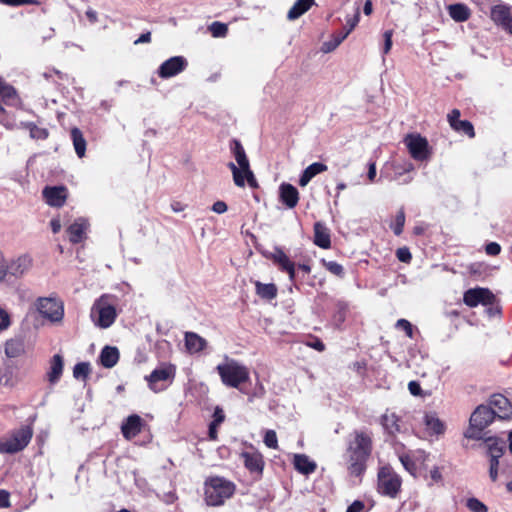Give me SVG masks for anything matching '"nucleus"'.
Returning <instances> with one entry per match:
<instances>
[{"label": "nucleus", "mask_w": 512, "mask_h": 512, "mask_svg": "<svg viewBox=\"0 0 512 512\" xmlns=\"http://www.w3.org/2000/svg\"><path fill=\"white\" fill-rule=\"evenodd\" d=\"M408 389H409L410 393L414 396H418L421 393L420 384L416 381H410L408 384Z\"/></svg>", "instance_id": "680f3d73"}, {"label": "nucleus", "mask_w": 512, "mask_h": 512, "mask_svg": "<svg viewBox=\"0 0 512 512\" xmlns=\"http://www.w3.org/2000/svg\"><path fill=\"white\" fill-rule=\"evenodd\" d=\"M188 65L183 56H174L164 61L158 68L160 78L167 79L183 72Z\"/></svg>", "instance_id": "ddd939ff"}, {"label": "nucleus", "mask_w": 512, "mask_h": 512, "mask_svg": "<svg viewBox=\"0 0 512 512\" xmlns=\"http://www.w3.org/2000/svg\"><path fill=\"white\" fill-rule=\"evenodd\" d=\"M496 412L484 405L478 406L470 417V426L465 432V437L479 440L482 438V431L493 421Z\"/></svg>", "instance_id": "0eeeda50"}, {"label": "nucleus", "mask_w": 512, "mask_h": 512, "mask_svg": "<svg viewBox=\"0 0 512 512\" xmlns=\"http://www.w3.org/2000/svg\"><path fill=\"white\" fill-rule=\"evenodd\" d=\"M396 327L403 329L409 338L413 337V327L411 323L406 319H399L396 322Z\"/></svg>", "instance_id": "8fccbe9b"}, {"label": "nucleus", "mask_w": 512, "mask_h": 512, "mask_svg": "<svg viewBox=\"0 0 512 512\" xmlns=\"http://www.w3.org/2000/svg\"><path fill=\"white\" fill-rule=\"evenodd\" d=\"M32 266V258L28 255H21L12 260L9 264L5 265L6 276L21 277Z\"/></svg>", "instance_id": "a211bd4d"}, {"label": "nucleus", "mask_w": 512, "mask_h": 512, "mask_svg": "<svg viewBox=\"0 0 512 512\" xmlns=\"http://www.w3.org/2000/svg\"><path fill=\"white\" fill-rule=\"evenodd\" d=\"M33 436L31 426H22L9 433V435L0 438V453L14 454L22 451L30 442Z\"/></svg>", "instance_id": "423d86ee"}, {"label": "nucleus", "mask_w": 512, "mask_h": 512, "mask_svg": "<svg viewBox=\"0 0 512 512\" xmlns=\"http://www.w3.org/2000/svg\"><path fill=\"white\" fill-rule=\"evenodd\" d=\"M227 209V204L224 201L219 200L212 205V211L217 214H223L227 211Z\"/></svg>", "instance_id": "13d9d810"}, {"label": "nucleus", "mask_w": 512, "mask_h": 512, "mask_svg": "<svg viewBox=\"0 0 512 512\" xmlns=\"http://www.w3.org/2000/svg\"><path fill=\"white\" fill-rule=\"evenodd\" d=\"M346 319V306L340 305L333 317L334 324L339 327Z\"/></svg>", "instance_id": "3c124183"}, {"label": "nucleus", "mask_w": 512, "mask_h": 512, "mask_svg": "<svg viewBox=\"0 0 512 512\" xmlns=\"http://www.w3.org/2000/svg\"><path fill=\"white\" fill-rule=\"evenodd\" d=\"M255 287L257 295L263 299L272 300L277 296V287L273 283L264 284L256 281Z\"/></svg>", "instance_id": "f704fd0d"}, {"label": "nucleus", "mask_w": 512, "mask_h": 512, "mask_svg": "<svg viewBox=\"0 0 512 512\" xmlns=\"http://www.w3.org/2000/svg\"><path fill=\"white\" fill-rule=\"evenodd\" d=\"M264 444L268 448L277 449L278 448V440L277 435L274 430H267L264 435Z\"/></svg>", "instance_id": "de8ad7c7"}, {"label": "nucleus", "mask_w": 512, "mask_h": 512, "mask_svg": "<svg viewBox=\"0 0 512 512\" xmlns=\"http://www.w3.org/2000/svg\"><path fill=\"white\" fill-rule=\"evenodd\" d=\"M11 325L9 313L0 307V332L6 330Z\"/></svg>", "instance_id": "09e8293b"}, {"label": "nucleus", "mask_w": 512, "mask_h": 512, "mask_svg": "<svg viewBox=\"0 0 512 512\" xmlns=\"http://www.w3.org/2000/svg\"><path fill=\"white\" fill-rule=\"evenodd\" d=\"M491 19L496 25L501 26L504 30L512 35L511 7L504 4L495 5L491 9Z\"/></svg>", "instance_id": "4468645a"}, {"label": "nucleus", "mask_w": 512, "mask_h": 512, "mask_svg": "<svg viewBox=\"0 0 512 512\" xmlns=\"http://www.w3.org/2000/svg\"><path fill=\"white\" fill-rule=\"evenodd\" d=\"M71 139L77 156L83 158L86 153L87 143L79 128L74 127L71 129Z\"/></svg>", "instance_id": "2f4dec72"}, {"label": "nucleus", "mask_w": 512, "mask_h": 512, "mask_svg": "<svg viewBox=\"0 0 512 512\" xmlns=\"http://www.w3.org/2000/svg\"><path fill=\"white\" fill-rule=\"evenodd\" d=\"M236 485L220 476H211L204 482V499L209 506H221L233 496Z\"/></svg>", "instance_id": "20e7f679"}, {"label": "nucleus", "mask_w": 512, "mask_h": 512, "mask_svg": "<svg viewBox=\"0 0 512 512\" xmlns=\"http://www.w3.org/2000/svg\"><path fill=\"white\" fill-rule=\"evenodd\" d=\"M122 434L126 439H132L141 431V418L138 415H130L121 427Z\"/></svg>", "instance_id": "a878e982"}, {"label": "nucleus", "mask_w": 512, "mask_h": 512, "mask_svg": "<svg viewBox=\"0 0 512 512\" xmlns=\"http://www.w3.org/2000/svg\"><path fill=\"white\" fill-rule=\"evenodd\" d=\"M466 505L471 512H487L486 505L477 498L468 499Z\"/></svg>", "instance_id": "49530a36"}, {"label": "nucleus", "mask_w": 512, "mask_h": 512, "mask_svg": "<svg viewBox=\"0 0 512 512\" xmlns=\"http://www.w3.org/2000/svg\"><path fill=\"white\" fill-rule=\"evenodd\" d=\"M364 503L362 501H354L346 510V512H361L364 510Z\"/></svg>", "instance_id": "052dcab7"}, {"label": "nucleus", "mask_w": 512, "mask_h": 512, "mask_svg": "<svg viewBox=\"0 0 512 512\" xmlns=\"http://www.w3.org/2000/svg\"><path fill=\"white\" fill-rule=\"evenodd\" d=\"M346 38V36L340 32L338 35L334 37L333 40L325 42L323 44L322 50L326 53L333 51L336 47H338L341 42Z\"/></svg>", "instance_id": "37998d69"}, {"label": "nucleus", "mask_w": 512, "mask_h": 512, "mask_svg": "<svg viewBox=\"0 0 512 512\" xmlns=\"http://www.w3.org/2000/svg\"><path fill=\"white\" fill-rule=\"evenodd\" d=\"M398 417L394 413H385L381 418V423L385 431L389 434L399 432Z\"/></svg>", "instance_id": "c9c22d12"}, {"label": "nucleus", "mask_w": 512, "mask_h": 512, "mask_svg": "<svg viewBox=\"0 0 512 512\" xmlns=\"http://www.w3.org/2000/svg\"><path fill=\"white\" fill-rule=\"evenodd\" d=\"M425 425L429 431L441 434L444 431L443 423L433 414L425 415Z\"/></svg>", "instance_id": "4c0bfd02"}, {"label": "nucleus", "mask_w": 512, "mask_h": 512, "mask_svg": "<svg viewBox=\"0 0 512 512\" xmlns=\"http://www.w3.org/2000/svg\"><path fill=\"white\" fill-rule=\"evenodd\" d=\"M280 199L288 207L294 208L299 201L298 190L289 183L281 184L280 188Z\"/></svg>", "instance_id": "b1692460"}, {"label": "nucleus", "mask_w": 512, "mask_h": 512, "mask_svg": "<svg viewBox=\"0 0 512 512\" xmlns=\"http://www.w3.org/2000/svg\"><path fill=\"white\" fill-rule=\"evenodd\" d=\"M503 451L499 450L498 454H494L492 452V457H490V469H489V476L492 481H496L498 478V465H499V458L502 456Z\"/></svg>", "instance_id": "58836bf2"}, {"label": "nucleus", "mask_w": 512, "mask_h": 512, "mask_svg": "<svg viewBox=\"0 0 512 512\" xmlns=\"http://www.w3.org/2000/svg\"><path fill=\"white\" fill-rule=\"evenodd\" d=\"M485 251L488 255L496 256L500 253L501 247L496 242H490L489 244L486 245Z\"/></svg>", "instance_id": "6e6d98bb"}, {"label": "nucleus", "mask_w": 512, "mask_h": 512, "mask_svg": "<svg viewBox=\"0 0 512 512\" xmlns=\"http://www.w3.org/2000/svg\"><path fill=\"white\" fill-rule=\"evenodd\" d=\"M459 117L460 111L458 109H453L448 114L447 118L451 128L457 132L468 135L470 138H473L475 135L473 125L467 120H460Z\"/></svg>", "instance_id": "aec40b11"}, {"label": "nucleus", "mask_w": 512, "mask_h": 512, "mask_svg": "<svg viewBox=\"0 0 512 512\" xmlns=\"http://www.w3.org/2000/svg\"><path fill=\"white\" fill-rule=\"evenodd\" d=\"M89 223L84 218L76 219L66 230L69 241L73 244H78L86 238V231Z\"/></svg>", "instance_id": "6ab92c4d"}, {"label": "nucleus", "mask_w": 512, "mask_h": 512, "mask_svg": "<svg viewBox=\"0 0 512 512\" xmlns=\"http://www.w3.org/2000/svg\"><path fill=\"white\" fill-rule=\"evenodd\" d=\"M243 460L244 466L251 472L256 474H262L264 468V460L262 454L251 448V450L243 451L240 454Z\"/></svg>", "instance_id": "2eb2a0df"}, {"label": "nucleus", "mask_w": 512, "mask_h": 512, "mask_svg": "<svg viewBox=\"0 0 512 512\" xmlns=\"http://www.w3.org/2000/svg\"><path fill=\"white\" fill-rule=\"evenodd\" d=\"M10 507L9 493L5 490H0V508Z\"/></svg>", "instance_id": "bf43d9fd"}, {"label": "nucleus", "mask_w": 512, "mask_h": 512, "mask_svg": "<svg viewBox=\"0 0 512 512\" xmlns=\"http://www.w3.org/2000/svg\"><path fill=\"white\" fill-rule=\"evenodd\" d=\"M367 177L370 182H373L376 178V164L374 162H371L369 164V169L367 173Z\"/></svg>", "instance_id": "69168bd1"}, {"label": "nucleus", "mask_w": 512, "mask_h": 512, "mask_svg": "<svg viewBox=\"0 0 512 512\" xmlns=\"http://www.w3.org/2000/svg\"><path fill=\"white\" fill-rule=\"evenodd\" d=\"M151 41V33L146 32L140 35L138 39L134 41V44H142V43H149Z\"/></svg>", "instance_id": "0e129e2a"}, {"label": "nucleus", "mask_w": 512, "mask_h": 512, "mask_svg": "<svg viewBox=\"0 0 512 512\" xmlns=\"http://www.w3.org/2000/svg\"><path fill=\"white\" fill-rule=\"evenodd\" d=\"M25 128L29 130L30 137L33 139H46L48 137L46 129L37 127L33 123H26Z\"/></svg>", "instance_id": "ea45409f"}, {"label": "nucleus", "mask_w": 512, "mask_h": 512, "mask_svg": "<svg viewBox=\"0 0 512 512\" xmlns=\"http://www.w3.org/2000/svg\"><path fill=\"white\" fill-rule=\"evenodd\" d=\"M67 196V188L64 186L46 187L43 190V197L46 203L52 207L63 206Z\"/></svg>", "instance_id": "dca6fc26"}, {"label": "nucleus", "mask_w": 512, "mask_h": 512, "mask_svg": "<svg viewBox=\"0 0 512 512\" xmlns=\"http://www.w3.org/2000/svg\"><path fill=\"white\" fill-rule=\"evenodd\" d=\"M293 464L298 472L305 475L313 473L316 469L315 462L311 461L305 454H295Z\"/></svg>", "instance_id": "c85d7f7f"}, {"label": "nucleus", "mask_w": 512, "mask_h": 512, "mask_svg": "<svg viewBox=\"0 0 512 512\" xmlns=\"http://www.w3.org/2000/svg\"><path fill=\"white\" fill-rule=\"evenodd\" d=\"M118 304V297L113 294H103L97 298L90 311V318L93 324L101 329H107L111 327L116 318Z\"/></svg>", "instance_id": "7ed1b4c3"}, {"label": "nucleus", "mask_w": 512, "mask_h": 512, "mask_svg": "<svg viewBox=\"0 0 512 512\" xmlns=\"http://www.w3.org/2000/svg\"><path fill=\"white\" fill-rule=\"evenodd\" d=\"M273 260L283 271L288 273L289 279L294 281L295 265L282 250L278 249L275 251L273 254Z\"/></svg>", "instance_id": "bb28decb"}, {"label": "nucleus", "mask_w": 512, "mask_h": 512, "mask_svg": "<svg viewBox=\"0 0 512 512\" xmlns=\"http://www.w3.org/2000/svg\"><path fill=\"white\" fill-rule=\"evenodd\" d=\"M404 224H405V213L403 210H400L397 212L395 221L391 225V228L395 235L399 236L402 233Z\"/></svg>", "instance_id": "a19ab883"}, {"label": "nucleus", "mask_w": 512, "mask_h": 512, "mask_svg": "<svg viewBox=\"0 0 512 512\" xmlns=\"http://www.w3.org/2000/svg\"><path fill=\"white\" fill-rule=\"evenodd\" d=\"M314 0H297L288 11L289 20H295L303 15L313 4Z\"/></svg>", "instance_id": "72a5a7b5"}, {"label": "nucleus", "mask_w": 512, "mask_h": 512, "mask_svg": "<svg viewBox=\"0 0 512 512\" xmlns=\"http://www.w3.org/2000/svg\"><path fill=\"white\" fill-rule=\"evenodd\" d=\"M426 454L423 451H415L399 456V460L407 472L416 476L418 466L426 460Z\"/></svg>", "instance_id": "f3484780"}, {"label": "nucleus", "mask_w": 512, "mask_h": 512, "mask_svg": "<svg viewBox=\"0 0 512 512\" xmlns=\"http://www.w3.org/2000/svg\"><path fill=\"white\" fill-rule=\"evenodd\" d=\"M211 34L214 37H224L227 34V25L220 22H213L210 26Z\"/></svg>", "instance_id": "a18cd8bd"}, {"label": "nucleus", "mask_w": 512, "mask_h": 512, "mask_svg": "<svg viewBox=\"0 0 512 512\" xmlns=\"http://www.w3.org/2000/svg\"><path fill=\"white\" fill-rule=\"evenodd\" d=\"M314 244L323 249L331 246L330 231L322 222L314 224Z\"/></svg>", "instance_id": "5701e85b"}, {"label": "nucleus", "mask_w": 512, "mask_h": 512, "mask_svg": "<svg viewBox=\"0 0 512 512\" xmlns=\"http://www.w3.org/2000/svg\"><path fill=\"white\" fill-rule=\"evenodd\" d=\"M119 360V351L116 347L105 346L100 354V362L106 368L114 367Z\"/></svg>", "instance_id": "c756f323"}, {"label": "nucleus", "mask_w": 512, "mask_h": 512, "mask_svg": "<svg viewBox=\"0 0 512 512\" xmlns=\"http://www.w3.org/2000/svg\"><path fill=\"white\" fill-rule=\"evenodd\" d=\"M176 368L172 364H162L145 377L151 390L154 392L162 391L166 388L161 382L171 383L175 377Z\"/></svg>", "instance_id": "9d476101"}, {"label": "nucleus", "mask_w": 512, "mask_h": 512, "mask_svg": "<svg viewBox=\"0 0 512 512\" xmlns=\"http://www.w3.org/2000/svg\"><path fill=\"white\" fill-rule=\"evenodd\" d=\"M25 352L24 341L21 338H12L5 343V354L9 358H16Z\"/></svg>", "instance_id": "7c9ffc66"}, {"label": "nucleus", "mask_w": 512, "mask_h": 512, "mask_svg": "<svg viewBox=\"0 0 512 512\" xmlns=\"http://www.w3.org/2000/svg\"><path fill=\"white\" fill-rule=\"evenodd\" d=\"M36 307L43 317L52 322H59L63 318V304L55 298H39Z\"/></svg>", "instance_id": "9b49d317"}, {"label": "nucleus", "mask_w": 512, "mask_h": 512, "mask_svg": "<svg viewBox=\"0 0 512 512\" xmlns=\"http://www.w3.org/2000/svg\"><path fill=\"white\" fill-rule=\"evenodd\" d=\"M63 368V357L60 354H55L50 361L49 370L47 372V379L51 384H56L60 380Z\"/></svg>", "instance_id": "393cba45"}, {"label": "nucleus", "mask_w": 512, "mask_h": 512, "mask_svg": "<svg viewBox=\"0 0 512 512\" xmlns=\"http://www.w3.org/2000/svg\"><path fill=\"white\" fill-rule=\"evenodd\" d=\"M495 301V296L487 288H473L464 293L463 302L469 307H476L479 304L484 306L492 305Z\"/></svg>", "instance_id": "f8f14e48"}, {"label": "nucleus", "mask_w": 512, "mask_h": 512, "mask_svg": "<svg viewBox=\"0 0 512 512\" xmlns=\"http://www.w3.org/2000/svg\"><path fill=\"white\" fill-rule=\"evenodd\" d=\"M327 169V165L320 162H314L310 164L301 174L299 185L305 187L312 180V178L322 172L327 171Z\"/></svg>", "instance_id": "cd10ccee"}, {"label": "nucleus", "mask_w": 512, "mask_h": 512, "mask_svg": "<svg viewBox=\"0 0 512 512\" xmlns=\"http://www.w3.org/2000/svg\"><path fill=\"white\" fill-rule=\"evenodd\" d=\"M430 477L431 479L433 480V482L437 483V482H440L441 479H442V475H441V472L439 470L438 467H434L431 471H430Z\"/></svg>", "instance_id": "e2e57ef3"}, {"label": "nucleus", "mask_w": 512, "mask_h": 512, "mask_svg": "<svg viewBox=\"0 0 512 512\" xmlns=\"http://www.w3.org/2000/svg\"><path fill=\"white\" fill-rule=\"evenodd\" d=\"M322 263L324 265V267L332 274L336 275V276H339V277H342L343 274H344V269L342 267V265H340L339 263L335 262V261H326V260H322Z\"/></svg>", "instance_id": "c03bdc74"}, {"label": "nucleus", "mask_w": 512, "mask_h": 512, "mask_svg": "<svg viewBox=\"0 0 512 512\" xmlns=\"http://www.w3.org/2000/svg\"><path fill=\"white\" fill-rule=\"evenodd\" d=\"M360 20V6L359 4H355L354 14L353 16L346 17V25L342 31V33L347 37L352 30L357 26Z\"/></svg>", "instance_id": "e433bc0d"}, {"label": "nucleus", "mask_w": 512, "mask_h": 512, "mask_svg": "<svg viewBox=\"0 0 512 512\" xmlns=\"http://www.w3.org/2000/svg\"><path fill=\"white\" fill-rule=\"evenodd\" d=\"M490 405L496 415L501 419H507L512 415L511 402L501 394H495L490 399Z\"/></svg>", "instance_id": "412c9836"}, {"label": "nucleus", "mask_w": 512, "mask_h": 512, "mask_svg": "<svg viewBox=\"0 0 512 512\" xmlns=\"http://www.w3.org/2000/svg\"><path fill=\"white\" fill-rule=\"evenodd\" d=\"M216 370L222 383L227 387L239 388L241 384L249 380L248 368L227 356L222 363L217 365Z\"/></svg>", "instance_id": "39448f33"}, {"label": "nucleus", "mask_w": 512, "mask_h": 512, "mask_svg": "<svg viewBox=\"0 0 512 512\" xmlns=\"http://www.w3.org/2000/svg\"><path fill=\"white\" fill-rule=\"evenodd\" d=\"M186 350L190 354H196L203 351L207 346V341L195 332H186L184 334Z\"/></svg>", "instance_id": "4be33fe9"}, {"label": "nucleus", "mask_w": 512, "mask_h": 512, "mask_svg": "<svg viewBox=\"0 0 512 512\" xmlns=\"http://www.w3.org/2000/svg\"><path fill=\"white\" fill-rule=\"evenodd\" d=\"M401 487V478L390 467H382L378 472V491L395 498Z\"/></svg>", "instance_id": "6e6552de"}, {"label": "nucleus", "mask_w": 512, "mask_h": 512, "mask_svg": "<svg viewBox=\"0 0 512 512\" xmlns=\"http://www.w3.org/2000/svg\"><path fill=\"white\" fill-rule=\"evenodd\" d=\"M371 452V434L364 430L354 431L347 447L348 470L351 475L360 476L365 471Z\"/></svg>", "instance_id": "f257e3e1"}, {"label": "nucleus", "mask_w": 512, "mask_h": 512, "mask_svg": "<svg viewBox=\"0 0 512 512\" xmlns=\"http://www.w3.org/2000/svg\"><path fill=\"white\" fill-rule=\"evenodd\" d=\"M404 143L414 160L427 161L430 159L432 152L425 137L417 133L408 134L404 138Z\"/></svg>", "instance_id": "1a4fd4ad"}, {"label": "nucleus", "mask_w": 512, "mask_h": 512, "mask_svg": "<svg viewBox=\"0 0 512 512\" xmlns=\"http://www.w3.org/2000/svg\"><path fill=\"white\" fill-rule=\"evenodd\" d=\"M396 255H397V258L399 259V261L404 262V263H408L412 258L409 249L405 248V247L399 248L396 252Z\"/></svg>", "instance_id": "603ef678"}, {"label": "nucleus", "mask_w": 512, "mask_h": 512, "mask_svg": "<svg viewBox=\"0 0 512 512\" xmlns=\"http://www.w3.org/2000/svg\"><path fill=\"white\" fill-rule=\"evenodd\" d=\"M85 14H86V17L89 19V21H90L91 23H95V22H97V20H98V14H97V12H96L95 10H93V9H88V10L86 11V13H85Z\"/></svg>", "instance_id": "774afa93"}, {"label": "nucleus", "mask_w": 512, "mask_h": 512, "mask_svg": "<svg viewBox=\"0 0 512 512\" xmlns=\"http://www.w3.org/2000/svg\"><path fill=\"white\" fill-rule=\"evenodd\" d=\"M50 227L53 233H58L61 230V221L58 218H53L50 221Z\"/></svg>", "instance_id": "338daca9"}, {"label": "nucleus", "mask_w": 512, "mask_h": 512, "mask_svg": "<svg viewBox=\"0 0 512 512\" xmlns=\"http://www.w3.org/2000/svg\"><path fill=\"white\" fill-rule=\"evenodd\" d=\"M392 30H387L384 32V47H383V53L387 54L391 50L392 47Z\"/></svg>", "instance_id": "864d4df0"}, {"label": "nucleus", "mask_w": 512, "mask_h": 512, "mask_svg": "<svg viewBox=\"0 0 512 512\" xmlns=\"http://www.w3.org/2000/svg\"><path fill=\"white\" fill-rule=\"evenodd\" d=\"M225 419L223 410L220 407H216L213 414L214 425H220Z\"/></svg>", "instance_id": "4d7b16f0"}, {"label": "nucleus", "mask_w": 512, "mask_h": 512, "mask_svg": "<svg viewBox=\"0 0 512 512\" xmlns=\"http://www.w3.org/2000/svg\"><path fill=\"white\" fill-rule=\"evenodd\" d=\"M1 3L9 5V6H20L25 4H38L37 0H0Z\"/></svg>", "instance_id": "5fc2aeb1"}, {"label": "nucleus", "mask_w": 512, "mask_h": 512, "mask_svg": "<svg viewBox=\"0 0 512 512\" xmlns=\"http://www.w3.org/2000/svg\"><path fill=\"white\" fill-rule=\"evenodd\" d=\"M90 373V365L86 362L77 363L73 369V376L76 379L86 378Z\"/></svg>", "instance_id": "79ce46f5"}, {"label": "nucleus", "mask_w": 512, "mask_h": 512, "mask_svg": "<svg viewBox=\"0 0 512 512\" xmlns=\"http://www.w3.org/2000/svg\"><path fill=\"white\" fill-rule=\"evenodd\" d=\"M230 149L235 157L237 165L233 162H229L227 166L232 172L235 185L238 187H244L245 181H247L251 188H257L258 184L256 178L250 168L249 160L241 142L237 139H233L230 144Z\"/></svg>", "instance_id": "f03ea898"}, {"label": "nucleus", "mask_w": 512, "mask_h": 512, "mask_svg": "<svg viewBox=\"0 0 512 512\" xmlns=\"http://www.w3.org/2000/svg\"><path fill=\"white\" fill-rule=\"evenodd\" d=\"M448 12L450 17L456 22H464L470 17L469 8L461 3L450 5Z\"/></svg>", "instance_id": "473e14b6"}]
</instances>
